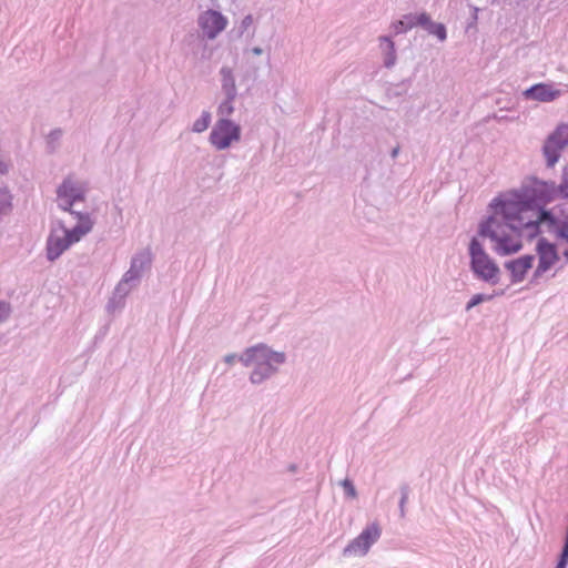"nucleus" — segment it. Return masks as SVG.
<instances>
[{"label": "nucleus", "mask_w": 568, "mask_h": 568, "mask_svg": "<svg viewBox=\"0 0 568 568\" xmlns=\"http://www.w3.org/2000/svg\"><path fill=\"white\" fill-rule=\"evenodd\" d=\"M566 244L565 250L562 251V256L568 261V240H562Z\"/></svg>", "instance_id": "obj_33"}, {"label": "nucleus", "mask_w": 568, "mask_h": 568, "mask_svg": "<svg viewBox=\"0 0 568 568\" xmlns=\"http://www.w3.org/2000/svg\"><path fill=\"white\" fill-rule=\"evenodd\" d=\"M239 356H240V355H237V354H235V353L227 354V355H225V356L223 357V361H224V363H225V364H227L229 366H232V365H234V363H235L236 361H239Z\"/></svg>", "instance_id": "obj_29"}, {"label": "nucleus", "mask_w": 568, "mask_h": 568, "mask_svg": "<svg viewBox=\"0 0 568 568\" xmlns=\"http://www.w3.org/2000/svg\"><path fill=\"white\" fill-rule=\"evenodd\" d=\"M9 313V306L6 303H0V323L8 318Z\"/></svg>", "instance_id": "obj_28"}, {"label": "nucleus", "mask_w": 568, "mask_h": 568, "mask_svg": "<svg viewBox=\"0 0 568 568\" xmlns=\"http://www.w3.org/2000/svg\"><path fill=\"white\" fill-rule=\"evenodd\" d=\"M523 94L527 100L551 102L561 95V91L552 84L538 83L525 90Z\"/></svg>", "instance_id": "obj_13"}, {"label": "nucleus", "mask_w": 568, "mask_h": 568, "mask_svg": "<svg viewBox=\"0 0 568 568\" xmlns=\"http://www.w3.org/2000/svg\"><path fill=\"white\" fill-rule=\"evenodd\" d=\"M221 89L224 95L230 98L237 95V88L235 82L234 70L229 65H223L220 69Z\"/></svg>", "instance_id": "obj_16"}, {"label": "nucleus", "mask_w": 568, "mask_h": 568, "mask_svg": "<svg viewBox=\"0 0 568 568\" xmlns=\"http://www.w3.org/2000/svg\"><path fill=\"white\" fill-rule=\"evenodd\" d=\"M251 52L254 55H261V54H263L264 50L261 47H254V48L251 49Z\"/></svg>", "instance_id": "obj_31"}, {"label": "nucleus", "mask_w": 568, "mask_h": 568, "mask_svg": "<svg viewBox=\"0 0 568 568\" xmlns=\"http://www.w3.org/2000/svg\"><path fill=\"white\" fill-rule=\"evenodd\" d=\"M379 49L383 54V63L387 69L393 68L396 64L397 54L395 43L390 37L382 36L378 38Z\"/></svg>", "instance_id": "obj_17"}, {"label": "nucleus", "mask_w": 568, "mask_h": 568, "mask_svg": "<svg viewBox=\"0 0 568 568\" xmlns=\"http://www.w3.org/2000/svg\"><path fill=\"white\" fill-rule=\"evenodd\" d=\"M212 120V115L209 111H203L201 116L195 120L192 124V132L194 133H203L210 126Z\"/></svg>", "instance_id": "obj_23"}, {"label": "nucleus", "mask_w": 568, "mask_h": 568, "mask_svg": "<svg viewBox=\"0 0 568 568\" xmlns=\"http://www.w3.org/2000/svg\"><path fill=\"white\" fill-rule=\"evenodd\" d=\"M143 275L144 274H142L141 272H139L130 266L129 270L123 274V277L128 278L131 283H135L138 286L143 277Z\"/></svg>", "instance_id": "obj_26"}, {"label": "nucleus", "mask_w": 568, "mask_h": 568, "mask_svg": "<svg viewBox=\"0 0 568 568\" xmlns=\"http://www.w3.org/2000/svg\"><path fill=\"white\" fill-rule=\"evenodd\" d=\"M236 39L247 38L252 39L255 36L254 18L252 14H246L236 26L233 31Z\"/></svg>", "instance_id": "obj_20"}, {"label": "nucleus", "mask_w": 568, "mask_h": 568, "mask_svg": "<svg viewBox=\"0 0 568 568\" xmlns=\"http://www.w3.org/2000/svg\"><path fill=\"white\" fill-rule=\"evenodd\" d=\"M135 287H138L135 283H131L122 276L106 304L108 313L114 314L121 311L125 306V298Z\"/></svg>", "instance_id": "obj_12"}, {"label": "nucleus", "mask_w": 568, "mask_h": 568, "mask_svg": "<svg viewBox=\"0 0 568 568\" xmlns=\"http://www.w3.org/2000/svg\"><path fill=\"white\" fill-rule=\"evenodd\" d=\"M241 140V126L230 119H217L209 136V141L216 150L231 148Z\"/></svg>", "instance_id": "obj_8"}, {"label": "nucleus", "mask_w": 568, "mask_h": 568, "mask_svg": "<svg viewBox=\"0 0 568 568\" xmlns=\"http://www.w3.org/2000/svg\"><path fill=\"white\" fill-rule=\"evenodd\" d=\"M341 486L344 489L346 498H348V499L357 498V490L351 479H348V478L343 479L341 481Z\"/></svg>", "instance_id": "obj_25"}, {"label": "nucleus", "mask_w": 568, "mask_h": 568, "mask_svg": "<svg viewBox=\"0 0 568 568\" xmlns=\"http://www.w3.org/2000/svg\"><path fill=\"white\" fill-rule=\"evenodd\" d=\"M382 536V528L377 521L368 524L362 532L353 538L343 549L342 555L345 558H363L372 546L378 541Z\"/></svg>", "instance_id": "obj_7"}, {"label": "nucleus", "mask_w": 568, "mask_h": 568, "mask_svg": "<svg viewBox=\"0 0 568 568\" xmlns=\"http://www.w3.org/2000/svg\"><path fill=\"white\" fill-rule=\"evenodd\" d=\"M419 27L426 30L429 34L435 36L440 42L447 39L446 28L443 23L432 21L430 16L426 12L419 13Z\"/></svg>", "instance_id": "obj_15"}, {"label": "nucleus", "mask_w": 568, "mask_h": 568, "mask_svg": "<svg viewBox=\"0 0 568 568\" xmlns=\"http://www.w3.org/2000/svg\"><path fill=\"white\" fill-rule=\"evenodd\" d=\"M61 136H62V131L60 129H55L49 133L48 143L51 144V143L58 142L61 139Z\"/></svg>", "instance_id": "obj_27"}, {"label": "nucleus", "mask_w": 568, "mask_h": 568, "mask_svg": "<svg viewBox=\"0 0 568 568\" xmlns=\"http://www.w3.org/2000/svg\"><path fill=\"white\" fill-rule=\"evenodd\" d=\"M399 151H400L399 145H396V146L390 151V156H392V159H396V158H397V155L399 154Z\"/></svg>", "instance_id": "obj_32"}, {"label": "nucleus", "mask_w": 568, "mask_h": 568, "mask_svg": "<svg viewBox=\"0 0 568 568\" xmlns=\"http://www.w3.org/2000/svg\"><path fill=\"white\" fill-rule=\"evenodd\" d=\"M85 195L87 189L84 184L72 176H68L58 186L55 201L61 210L69 212L77 219V213L81 212L74 211L73 206L79 202H84Z\"/></svg>", "instance_id": "obj_6"}, {"label": "nucleus", "mask_w": 568, "mask_h": 568, "mask_svg": "<svg viewBox=\"0 0 568 568\" xmlns=\"http://www.w3.org/2000/svg\"><path fill=\"white\" fill-rule=\"evenodd\" d=\"M406 500H407V493H406V491H404V493H403V496H402V498H400V503H399V508H400V514H402V516H404V508H405V503H406Z\"/></svg>", "instance_id": "obj_30"}, {"label": "nucleus", "mask_w": 568, "mask_h": 568, "mask_svg": "<svg viewBox=\"0 0 568 568\" xmlns=\"http://www.w3.org/2000/svg\"><path fill=\"white\" fill-rule=\"evenodd\" d=\"M536 252L538 256V265L534 271L531 283H536L546 272L556 265L559 261L557 246L541 237L537 242Z\"/></svg>", "instance_id": "obj_11"}, {"label": "nucleus", "mask_w": 568, "mask_h": 568, "mask_svg": "<svg viewBox=\"0 0 568 568\" xmlns=\"http://www.w3.org/2000/svg\"><path fill=\"white\" fill-rule=\"evenodd\" d=\"M568 146V123H560L548 135L542 146L546 165L552 168L559 160L561 151Z\"/></svg>", "instance_id": "obj_9"}, {"label": "nucleus", "mask_w": 568, "mask_h": 568, "mask_svg": "<svg viewBox=\"0 0 568 568\" xmlns=\"http://www.w3.org/2000/svg\"><path fill=\"white\" fill-rule=\"evenodd\" d=\"M534 261L535 257L532 255H524L507 262L505 267L510 272L511 282H521L526 273L532 267Z\"/></svg>", "instance_id": "obj_14"}, {"label": "nucleus", "mask_w": 568, "mask_h": 568, "mask_svg": "<svg viewBox=\"0 0 568 568\" xmlns=\"http://www.w3.org/2000/svg\"><path fill=\"white\" fill-rule=\"evenodd\" d=\"M229 20L220 11L207 9L197 16L196 24L202 39L215 40L227 27Z\"/></svg>", "instance_id": "obj_10"}, {"label": "nucleus", "mask_w": 568, "mask_h": 568, "mask_svg": "<svg viewBox=\"0 0 568 568\" xmlns=\"http://www.w3.org/2000/svg\"><path fill=\"white\" fill-rule=\"evenodd\" d=\"M547 203H535L501 193L488 205V215L478 225V234L489 239L491 250L500 256L519 252L523 239H534L546 230L557 240H568V216L560 220L544 209Z\"/></svg>", "instance_id": "obj_1"}, {"label": "nucleus", "mask_w": 568, "mask_h": 568, "mask_svg": "<svg viewBox=\"0 0 568 568\" xmlns=\"http://www.w3.org/2000/svg\"><path fill=\"white\" fill-rule=\"evenodd\" d=\"M153 256L150 250H141L136 252L132 257L130 262V266L142 274H145L150 271L152 266Z\"/></svg>", "instance_id": "obj_18"}, {"label": "nucleus", "mask_w": 568, "mask_h": 568, "mask_svg": "<svg viewBox=\"0 0 568 568\" xmlns=\"http://www.w3.org/2000/svg\"><path fill=\"white\" fill-rule=\"evenodd\" d=\"M507 193H517V196L535 203H549L558 195L568 197V165L565 168L560 184L555 182H545L536 178L526 181L519 189L508 191Z\"/></svg>", "instance_id": "obj_4"}, {"label": "nucleus", "mask_w": 568, "mask_h": 568, "mask_svg": "<svg viewBox=\"0 0 568 568\" xmlns=\"http://www.w3.org/2000/svg\"><path fill=\"white\" fill-rule=\"evenodd\" d=\"M419 13H408L405 14L400 20L393 22L390 28L395 34H400L415 27H419Z\"/></svg>", "instance_id": "obj_19"}, {"label": "nucleus", "mask_w": 568, "mask_h": 568, "mask_svg": "<svg viewBox=\"0 0 568 568\" xmlns=\"http://www.w3.org/2000/svg\"><path fill=\"white\" fill-rule=\"evenodd\" d=\"M468 254L469 267L474 276L485 283L496 285L500 278V268L477 237L470 240Z\"/></svg>", "instance_id": "obj_5"}, {"label": "nucleus", "mask_w": 568, "mask_h": 568, "mask_svg": "<svg viewBox=\"0 0 568 568\" xmlns=\"http://www.w3.org/2000/svg\"><path fill=\"white\" fill-rule=\"evenodd\" d=\"M236 97L230 98L229 95H224V99L217 105V116L219 119H230V116L234 112V101Z\"/></svg>", "instance_id": "obj_21"}, {"label": "nucleus", "mask_w": 568, "mask_h": 568, "mask_svg": "<svg viewBox=\"0 0 568 568\" xmlns=\"http://www.w3.org/2000/svg\"><path fill=\"white\" fill-rule=\"evenodd\" d=\"M566 567H567V566H566V565H564V562H558V564H557V566H556V568H566Z\"/></svg>", "instance_id": "obj_34"}, {"label": "nucleus", "mask_w": 568, "mask_h": 568, "mask_svg": "<svg viewBox=\"0 0 568 568\" xmlns=\"http://www.w3.org/2000/svg\"><path fill=\"white\" fill-rule=\"evenodd\" d=\"M77 225L68 229L62 221L52 227L47 240V257L53 262L59 258L72 244L78 243L89 234L94 225L90 213H77Z\"/></svg>", "instance_id": "obj_3"}, {"label": "nucleus", "mask_w": 568, "mask_h": 568, "mask_svg": "<svg viewBox=\"0 0 568 568\" xmlns=\"http://www.w3.org/2000/svg\"><path fill=\"white\" fill-rule=\"evenodd\" d=\"M12 195L7 187H0V217L12 211Z\"/></svg>", "instance_id": "obj_22"}, {"label": "nucleus", "mask_w": 568, "mask_h": 568, "mask_svg": "<svg viewBox=\"0 0 568 568\" xmlns=\"http://www.w3.org/2000/svg\"><path fill=\"white\" fill-rule=\"evenodd\" d=\"M286 359L285 352L273 349L264 343L245 348L239 356V362L251 368L248 381L253 385H261L277 375Z\"/></svg>", "instance_id": "obj_2"}, {"label": "nucleus", "mask_w": 568, "mask_h": 568, "mask_svg": "<svg viewBox=\"0 0 568 568\" xmlns=\"http://www.w3.org/2000/svg\"><path fill=\"white\" fill-rule=\"evenodd\" d=\"M496 294H483V293H479V294H475L469 301L468 303L466 304V311H470L473 307L484 303V302H489L494 298Z\"/></svg>", "instance_id": "obj_24"}]
</instances>
